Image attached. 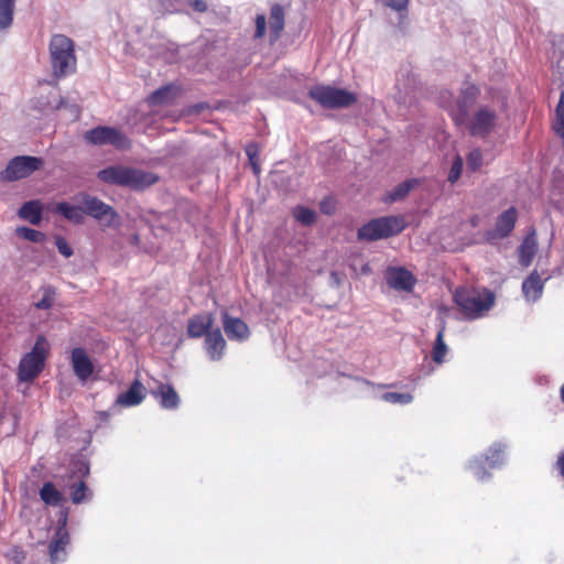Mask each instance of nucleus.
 I'll return each mask as SVG.
<instances>
[{"label":"nucleus","mask_w":564,"mask_h":564,"mask_svg":"<svg viewBox=\"0 0 564 564\" xmlns=\"http://www.w3.org/2000/svg\"><path fill=\"white\" fill-rule=\"evenodd\" d=\"M40 498L48 506H58L63 501V495L52 482H45L40 489Z\"/></svg>","instance_id":"c85d7f7f"},{"label":"nucleus","mask_w":564,"mask_h":564,"mask_svg":"<svg viewBox=\"0 0 564 564\" xmlns=\"http://www.w3.org/2000/svg\"><path fill=\"white\" fill-rule=\"evenodd\" d=\"M381 399L392 404H409L413 401V395L403 392H384Z\"/></svg>","instance_id":"473e14b6"},{"label":"nucleus","mask_w":564,"mask_h":564,"mask_svg":"<svg viewBox=\"0 0 564 564\" xmlns=\"http://www.w3.org/2000/svg\"><path fill=\"white\" fill-rule=\"evenodd\" d=\"M308 96L326 109L347 108L357 101L351 91L328 85H315L310 88Z\"/></svg>","instance_id":"0eeeda50"},{"label":"nucleus","mask_w":564,"mask_h":564,"mask_svg":"<svg viewBox=\"0 0 564 564\" xmlns=\"http://www.w3.org/2000/svg\"><path fill=\"white\" fill-rule=\"evenodd\" d=\"M15 0H0V32L8 31L13 24Z\"/></svg>","instance_id":"cd10ccee"},{"label":"nucleus","mask_w":564,"mask_h":564,"mask_svg":"<svg viewBox=\"0 0 564 564\" xmlns=\"http://www.w3.org/2000/svg\"><path fill=\"white\" fill-rule=\"evenodd\" d=\"M499 115L495 107L489 105L478 106L463 123L471 137L486 139L497 129Z\"/></svg>","instance_id":"39448f33"},{"label":"nucleus","mask_w":564,"mask_h":564,"mask_svg":"<svg viewBox=\"0 0 564 564\" xmlns=\"http://www.w3.org/2000/svg\"><path fill=\"white\" fill-rule=\"evenodd\" d=\"M251 166H252V170L256 174H259L260 173V166L258 164V162L254 160L253 163H250Z\"/></svg>","instance_id":"603ef678"},{"label":"nucleus","mask_w":564,"mask_h":564,"mask_svg":"<svg viewBox=\"0 0 564 564\" xmlns=\"http://www.w3.org/2000/svg\"><path fill=\"white\" fill-rule=\"evenodd\" d=\"M386 280L388 285L397 291L411 292L415 284V278L404 268H388Z\"/></svg>","instance_id":"2eb2a0df"},{"label":"nucleus","mask_w":564,"mask_h":564,"mask_svg":"<svg viewBox=\"0 0 564 564\" xmlns=\"http://www.w3.org/2000/svg\"><path fill=\"white\" fill-rule=\"evenodd\" d=\"M405 227L401 216H386L372 219L358 229L360 240L376 241L400 234Z\"/></svg>","instance_id":"423d86ee"},{"label":"nucleus","mask_w":564,"mask_h":564,"mask_svg":"<svg viewBox=\"0 0 564 564\" xmlns=\"http://www.w3.org/2000/svg\"><path fill=\"white\" fill-rule=\"evenodd\" d=\"M556 121L554 123V130L557 135L564 137V90L561 93L558 104L555 109Z\"/></svg>","instance_id":"72a5a7b5"},{"label":"nucleus","mask_w":564,"mask_h":564,"mask_svg":"<svg viewBox=\"0 0 564 564\" xmlns=\"http://www.w3.org/2000/svg\"><path fill=\"white\" fill-rule=\"evenodd\" d=\"M536 251L538 241L535 237V231L533 230L524 237L522 243L519 247V263L522 267L528 268L532 263L536 254Z\"/></svg>","instance_id":"5701e85b"},{"label":"nucleus","mask_w":564,"mask_h":564,"mask_svg":"<svg viewBox=\"0 0 564 564\" xmlns=\"http://www.w3.org/2000/svg\"><path fill=\"white\" fill-rule=\"evenodd\" d=\"M43 296L35 302V307L39 310H48L53 306L56 297V292L53 286H44L42 289Z\"/></svg>","instance_id":"2f4dec72"},{"label":"nucleus","mask_w":564,"mask_h":564,"mask_svg":"<svg viewBox=\"0 0 564 564\" xmlns=\"http://www.w3.org/2000/svg\"><path fill=\"white\" fill-rule=\"evenodd\" d=\"M517 217L518 213L514 207H510L501 213L497 218L495 228L486 231L485 240L494 243L496 240L508 237L514 228Z\"/></svg>","instance_id":"4468645a"},{"label":"nucleus","mask_w":564,"mask_h":564,"mask_svg":"<svg viewBox=\"0 0 564 564\" xmlns=\"http://www.w3.org/2000/svg\"><path fill=\"white\" fill-rule=\"evenodd\" d=\"M321 208H322V212L325 213V214H329L330 213L329 209H328V206H326L325 204H322Z\"/></svg>","instance_id":"864d4df0"},{"label":"nucleus","mask_w":564,"mask_h":564,"mask_svg":"<svg viewBox=\"0 0 564 564\" xmlns=\"http://www.w3.org/2000/svg\"><path fill=\"white\" fill-rule=\"evenodd\" d=\"M482 162V155L480 150H473L467 158V165L470 170L476 171L480 167Z\"/></svg>","instance_id":"a19ab883"},{"label":"nucleus","mask_w":564,"mask_h":564,"mask_svg":"<svg viewBox=\"0 0 564 564\" xmlns=\"http://www.w3.org/2000/svg\"><path fill=\"white\" fill-rule=\"evenodd\" d=\"M550 276L542 278L541 274L533 270L522 282V294L528 303L538 302L543 294L545 282Z\"/></svg>","instance_id":"dca6fc26"},{"label":"nucleus","mask_w":564,"mask_h":564,"mask_svg":"<svg viewBox=\"0 0 564 564\" xmlns=\"http://www.w3.org/2000/svg\"><path fill=\"white\" fill-rule=\"evenodd\" d=\"M185 4L189 6L194 11L203 13L207 10V4L204 0H186Z\"/></svg>","instance_id":"c03bdc74"},{"label":"nucleus","mask_w":564,"mask_h":564,"mask_svg":"<svg viewBox=\"0 0 564 564\" xmlns=\"http://www.w3.org/2000/svg\"><path fill=\"white\" fill-rule=\"evenodd\" d=\"M83 468H84V473H85V474H88L89 468H88L87 466H85V465L83 466Z\"/></svg>","instance_id":"4d7b16f0"},{"label":"nucleus","mask_w":564,"mask_h":564,"mask_svg":"<svg viewBox=\"0 0 564 564\" xmlns=\"http://www.w3.org/2000/svg\"><path fill=\"white\" fill-rule=\"evenodd\" d=\"M47 349V340L44 336H39L32 350L20 361L18 375L21 381H31L37 377L44 368Z\"/></svg>","instance_id":"1a4fd4ad"},{"label":"nucleus","mask_w":564,"mask_h":564,"mask_svg":"<svg viewBox=\"0 0 564 564\" xmlns=\"http://www.w3.org/2000/svg\"><path fill=\"white\" fill-rule=\"evenodd\" d=\"M151 394L163 409L174 410L180 405V397L171 384L159 383L155 389L151 390Z\"/></svg>","instance_id":"6ab92c4d"},{"label":"nucleus","mask_w":564,"mask_h":564,"mask_svg":"<svg viewBox=\"0 0 564 564\" xmlns=\"http://www.w3.org/2000/svg\"><path fill=\"white\" fill-rule=\"evenodd\" d=\"M479 96V89L475 85H466L457 99H454L451 91H442L440 104L446 109L456 126L460 127L467 120L469 110Z\"/></svg>","instance_id":"20e7f679"},{"label":"nucleus","mask_w":564,"mask_h":564,"mask_svg":"<svg viewBox=\"0 0 564 564\" xmlns=\"http://www.w3.org/2000/svg\"><path fill=\"white\" fill-rule=\"evenodd\" d=\"M246 153L248 155V159L250 161V163H253V161L257 159V154H258V148H257V144H249L247 148H246Z\"/></svg>","instance_id":"a18cd8bd"},{"label":"nucleus","mask_w":564,"mask_h":564,"mask_svg":"<svg viewBox=\"0 0 564 564\" xmlns=\"http://www.w3.org/2000/svg\"><path fill=\"white\" fill-rule=\"evenodd\" d=\"M370 272H371L370 265L368 263H365L361 267L360 273L364 274V275H368V274H370Z\"/></svg>","instance_id":"8fccbe9b"},{"label":"nucleus","mask_w":564,"mask_h":564,"mask_svg":"<svg viewBox=\"0 0 564 564\" xmlns=\"http://www.w3.org/2000/svg\"><path fill=\"white\" fill-rule=\"evenodd\" d=\"M321 208H322V212L325 213V214H329L330 213L329 209H328V206H326L325 204H322Z\"/></svg>","instance_id":"5fc2aeb1"},{"label":"nucleus","mask_w":564,"mask_h":564,"mask_svg":"<svg viewBox=\"0 0 564 564\" xmlns=\"http://www.w3.org/2000/svg\"><path fill=\"white\" fill-rule=\"evenodd\" d=\"M557 466L560 468L561 475L564 477V453L558 457Z\"/></svg>","instance_id":"09e8293b"},{"label":"nucleus","mask_w":564,"mask_h":564,"mask_svg":"<svg viewBox=\"0 0 564 564\" xmlns=\"http://www.w3.org/2000/svg\"><path fill=\"white\" fill-rule=\"evenodd\" d=\"M225 348L226 340L219 328L210 330L209 333L206 334L205 349L212 360H220L224 355Z\"/></svg>","instance_id":"aec40b11"},{"label":"nucleus","mask_w":564,"mask_h":564,"mask_svg":"<svg viewBox=\"0 0 564 564\" xmlns=\"http://www.w3.org/2000/svg\"><path fill=\"white\" fill-rule=\"evenodd\" d=\"M506 448V444L494 443L484 456L470 459L467 468L477 480L485 481L489 479L490 474L487 469H496L505 464Z\"/></svg>","instance_id":"6e6552de"},{"label":"nucleus","mask_w":564,"mask_h":564,"mask_svg":"<svg viewBox=\"0 0 564 564\" xmlns=\"http://www.w3.org/2000/svg\"><path fill=\"white\" fill-rule=\"evenodd\" d=\"M78 203L83 206V215L86 214L102 221L106 226H112L115 219L118 218L117 212L110 205L95 196L82 194L78 196Z\"/></svg>","instance_id":"ddd939ff"},{"label":"nucleus","mask_w":564,"mask_h":564,"mask_svg":"<svg viewBox=\"0 0 564 564\" xmlns=\"http://www.w3.org/2000/svg\"><path fill=\"white\" fill-rule=\"evenodd\" d=\"M15 232L19 237L32 242H42L45 239L43 232L29 227H18Z\"/></svg>","instance_id":"f704fd0d"},{"label":"nucleus","mask_w":564,"mask_h":564,"mask_svg":"<svg viewBox=\"0 0 564 564\" xmlns=\"http://www.w3.org/2000/svg\"><path fill=\"white\" fill-rule=\"evenodd\" d=\"M226 335L231 340L242 341L249 337V328L247 324L237 317H230L227 313L224 314L223 321Z\"/></svg>","instance_id":"412c9836"},{"label":"nucleus","mask_w":564,"mask_h":564,"mask_svg":"<svg viewBox=\"0 0 564 564\" xmlns=\"http://www.w3.org/2000/svg\"><path fill=\"white\" fill-rule=\"evenodd\" d=\"M294 217L301 224L308 226L315 221L316 214L310 208L299 206L294 209Z\"/></svg>","instance_id":"c9c22d12"},{"label":"nucleus","mask_w":564,"mask_h":564,"mask_svg":"<svg viewBox=\"0 0 564 564\" xmlns=\"http://www.w3.org/2000/svg\"><path fill=\"white\" fill-rule=\"evenodd\" d=\"M55 245L61 254L69 258L73 254V249L63 237H56Z\"/></svg>","instance_id":"37998d69"},{"label":"nucleus","mask_w":564,"mask_h":564,"mask_svg":"<svg viewBox=\"0 0 564 564\" xmlns=\"http://www.w3.org/2000/svg\"><path fill=\"white\" fill-rule=\"evenodd\" d=\"M181 88L176 84H169L154 90L148 98L147 102L151 107L172 105L180 96Z\"/></svg>","instance_id":"f3484780"},{"label":"nucleus","mask_w":564,"mask_h":564,"mask_svg":"<svg viewBox=\"0 0 564 564\" xmlns=\"http://www.w3.org/2000/svg\"><path fill=\"white\" fill-rule=\"evenodd\" d=\"M161 2V11L178 12L182 11L186 0H159Z\"/></svg>","instance_id":"4c0bfd02"},{"label":"nucleus","mask_w":564,"mask_h":564,"mask_svg":"<svg viewBox=\"0 0 564 564\" xmlns=\"http://www.w3.org/2000/svg\"><path fill=\"white\" fill-rule=\"evenodd\" d=\"M85 140L94 145H112L118 150H128L131 148V141L119 129L113 127L100 126L90 129L84 134Z\"/></svg>","instance_id":"9d476101"},{"label":"nucleus","mask_w":564,"mask_h":564,"mask_svg":"<svg viewBox=\"0 0 564 564\" xmlns=\"http://www.w3.org/2000/svg\"><path fill=\"white\" fill-rule=\"evenodd\" d=\"M63 107H64V101L62 100V101L59 102V105L57 106V108H58V109H61V108H63Z\"/></svg>","instance_id":"13d9d810"},{"label":"nucleus","mask_w":564,"mask_h":564,"mask_svg":"<svg viewBox=\"0 0 564 564\" xmlns=\"http://www.w3.org/2000/svg\"><path fill=\"white\" fill-rule=\"evenodd\" d=\"M67 511L61 510L57 521V528L48 545L50 557L52 564L63 563L67 557L66 546L69 544L70 538L67 532Z\"/></svg>","instance_id":"f8f14e48"},{"label":"nucleus","mask_w":564,"mask_h":564,"mask_svg":"<svg viewBox=\"0 0 564 564\" xmlns=\"http://www.w3.org/2000/svg\"><path fill=\"white\" fill-rule=\"evenodd\" d=\"M42 159L36 156L21 155L9 161L7 167L0 172V181L12 182L30 176L41 169Z\"/></svg>","instance_id":"9b49d317"},{"label":"nucleus","mask_w":564,"mask_h":564,"mask_svg":"<svg viewBox=\"0 0 564 564\" xmlns=\"http://www.w3.org/2000/svg\"><path fill=\"white\" fill-rule=\"evenodd\" d=\"M50 63L56 78L72 75L76 70L77 58L74 41L64 34H54L48 43Z\"/></svg>","instance_id":"f257e3e1"},{"label":"nucleus","mask_w":564,"mask_h":564,"mask_svg":"<svg viewBox=\"0 0 564 564\" xmlns=\"http://www.w3.org/2000/svg\"><path fill=\"white\" fill-rule=\"evenodd\" d=\"M213 325V317L209 314L196 315L188 322L187 333L193 338L206 336Z\"/></svg>","instance_id":"393cba45"},{"label":"nucleus","mask_w":564,"mask_h":564,"mask_svg":"<svg viewBox=\"0 0 564 564\" xmlns=\"http://www.w3.org/2000/svg\"><path fill=\"white\" fill-rule=\"evenodd\" d=\"M87 486L84 481H78L72 486L70 498L76 505L82 503L86 498Z\"/></svg>","instance_id":"e433bc0d"},{"label":"nucleus","mask_w":564,"mask_h":564,"mask_svg":"<svg viewBox=\"0 0 564 564\" xmlns=\"http://www.w3.org/2000/svg\"><path fill=\"white\" fill-rule=\"evenodd\" d=\"M55 212L75 224H82L84 220L82 204L75 206L66 202H59L55 206Z\"/></svg>","instance_id":"bb28decb"},{"label":"nucleus","mask_w":564,"mask_h":564,"mask_svg":"<svg viewBox=\"0 0 564 564\" xmlns=\"http://www.w3.org/2000/svg\"><path fill=\"white\" fill-rule=\"evenodd\" d=\"M256 31L253 40L262 39L267 31V18L264 14H257L256 17Z\"/></svg>","instance_id":"ea45409f"},{"label":"nucleus","mask_w":564,"mask_h":564,"mask_svg":"<svg viewBox=\"0 0 564 564\" xmlns=\"http://www.w3.org/2000/svg\"><path fill=\"white\" fill-rule=\"evenodd\" d=\"M462 171L463 160L460 156H456L448 173V182L455 183L460 177Z\"/></svg>","instance_id":"58836bf2"},{"label":"nucleus","mask_w":564,"mask_h":564,"mask_svg":"<svg viewBox=\"0 0 564 564\" xmlns=\"http://www.w3.org/2000/svg\"><path fill=\"white\" fill-rule=\"evenodd\" d=\"M19 216L32 225H39L42 220V205L39 200L24 203L19 209Z\"/></svg>","instance_id":"a878e982"},{"label":"nucleus","mask_w":564,"mask_h":564,"mask_svg":"<svg viewBox=\"0 0 564 564\" xmlns=\"http://www.w3.org/2000/svg\"><path fill=\"white\" fill-rule=\"evenodd\" d=\"M444 332H445V325L443 323L437 332L433 351H432V359L436 364H442L444 361V357L447 352V345L444 341Z\"/></svg>","instance_id":"c756f323"},{"label":"nucleus","mask_w":564,"mask_h":564,"mask_svg":"<svg viewBox=\"0 0 564 564\" xmlns=\"http://www.w3.org/2000/svg\"><path fill=\"white\" fill-rule=\"evenodd\" d=\"M72 366L75 376L80 381H86L94 372V365L83 348L73 349Z\"/></svg>","instance_id":"a211bd4d"},{"label":"nucleus","mask_w":564,"mask_h":564,"mask_svg":"<svg viewBox=\"0 0 564 564\" xmlns=\"http://www.w3.org/2000/svg\"><path fill=\"white\" fill-rule=\"evenodd\" d=\"M383 6L398 12L406 10L409 0H379Z\"/></svg>","instance_id":"79ce46f5"},{"label":"nucleus","mask_w":564,"mask_h":564,"mask_svg":"<svg viewBox=\"0 0 564 564\" xmlns=\"http://www.w3.org/2000/svg\"><path fill=\"white\" fill-rule=\"evenodd\" d=\"M284 8L279 3H274L270 9L269 18V31L271 43H274L280 37V34L284 28Z\"/></svg>","instance_id":"b1692460"},{"label":"nucleus","mask_w":564,"mask_h":564,"mask_svg":"<svg viewBox=\"0 0 564 564\" xmlns=\"http://www.w3.org/2000/svg\"><path fill=\"white\" fill-rule=\"evenodd\" d=\"M144 399V387L139 380H134L129 389L119 394L116 403L121 406L130 408L139 405Z\"/></svg>","instance_id":"4be33fe9"},{"label":"nucleus","mask_w":564,"mask_h":564,"mask_svg":"<svg viewBox=\"0 0 564 564\" xmlns=\"http://www.w3.org/2000/svg\"><path fill=\"white\" fill-rule=\"evenodd\" d=\"M70 111H72V113L74 115L75 118L78 117L79 110H78V107L76 105H70Z\"/></svg>","instance_id":"3c124183"},{"label":"nucleus","mask_w":564,"mask_h":564,"mask_svg":"<svg viewBox=\"0 0 564 564\" xmlns=\"http://www.w3.org/2000/svg\"><path fill=\"white\" fill-rule=\"evenodd\" d=\"M455 303L468 319H477L494 306L495 295L488 290H456L454 294Z\"/></svg>","instance_id":"7ed1b4c3"},{"label":"nucleus","mask_w":564,"mask_h":564,"mask_svg":"<svg viewBox=\"0 0 564 564\" xmlns=\"http://www.w3.org/2000/svg\"><path fill=\"white\" fill-rule=\"evenodd\" d=\"M98 178L107 184L143 189L158 182V176L142 170L115 165L98 172Z\"/></svg>","instance_id":"f03ea898"},{"label":"nucleus","mask_w":564,"mask_h":564,"mask_svg":"<svg viewBox=\"0 0 564 564\" xmlns=\"http://www.w3.org/2000/svg\"><path fill=\"white\" fill-rule=\"evenodd\" d=\"M561 399L564 402V383L563 387L561 388Z\"/></svg>","instance_id":"6e6d98bb"},{"label":"nucleus","mask_w":564,"mask_h":564,"mask_svg":"<svg viewBox=\"0 0 564 564\" xmlns=\"http://www.w3.org/2000/svg\"><path fill=\"white\" fill-rule=\"evenodd\" d=\"M206 108H208V106L204 102H200V104L194 105L191 109V112L200 113Z\"/></svg>","instance_id":"de8ad7c7"},{"label":"nucleus","mask_w":564,"mask_h":564,"mask_svg":"<svg viewBox=\"0 0 564 564\" xmlns=\"http://www.w3.org/2000/svg\"><path fill=\"white\" fill-rule=\"evenodd\" d=\"M341 281H343V276L339 273H337L335 271H333L330 273V284L332 285L339 286L341 284Z\"/></svg>","instance_id":"49530a36"},{"label":"nucleus","mask_w":564,"mask_h":564,"mask_svg":"<svg viewBox=\"0 0 564 564\" xmlns=\"http://www.w3.org/2000/svg\"><path fill=\"white\" fill-rule=\"evenodd\" d=\"M416 184L414 180L405 181L399 185H397L388 195L391 202H397L404 198L413 186Z\"/></svg>","instance_id":"7c9ffc66"}]
</instances>
